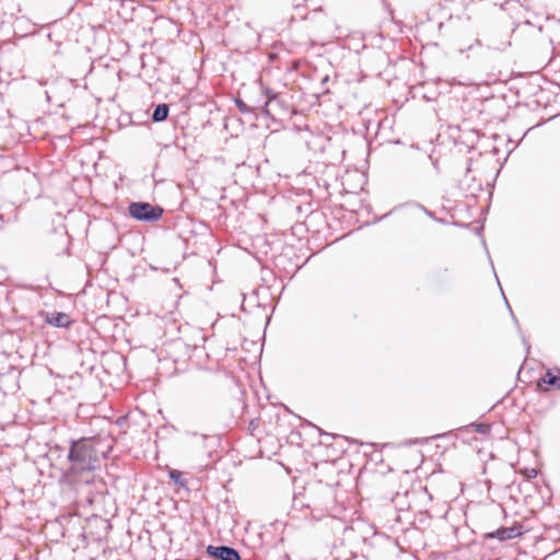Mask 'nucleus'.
<instances>
[{
    "mask_svg": "<svg viewBox=\"0 0 560 560\" xmlns=\"http://www.w3.org/2000/svg\"><path fill=\"white\" fill-rule=\"evenodd\" d=\"M95 438L71 440L63 478L82 495V501L92 505L98 494L103 493L104 483L96 478L101 468V456Z\"/></svg>",
    "mask_w": 560,
    "mask_h": 560,
    "instance_id": "nucleus-1",
    "label": "nucleus"
},
{
    "mask_svg": "<svg viewBox=\"0 0 560 560\" xmlns=\"http://www.w3.org/2000/svg\"><path fill=\"white\" fill-rule=\"evenodd\" d=\"M128 210L131 218L143 222H156L163 214L160 206L142 201L130 202Z\"/></svg>",
    "mask_w": 560,
    "mask_h": 560,
    "instance_id": "nucleus-2",
    "label": "nucleus"
},
{
    "mask_svg": "<svg viewBox=\"0 0 560 560\" xmlns=\"http://www.w3.org/2000/svg\"><path fill=\"white\" fill-rule=\"evenodd\" d=\"M207 553L218 560H241L240 552L230 546H212L207 547Z\"/></svg>",
    "mask_w": 560,
    "mask_h": 560,
    "instance_id": "nucleus-3",
    "label": "nucleus"
},
{
    "mask_svg": "<svg viewBox=\"0 0 560 560\" xmlns=\"http://www.w3.org/2000/svg\"><path fill=\"white\" fill-rule=\"evenodd\" d=\"M522 525H513L511 527H501L497 530L485 534L486 539L497 538L500 541H505L522 535Z\"/></svg>",
    "mask_w": 560,
    "mask_h": 560,
    "instance_id": "nucleus-4",
    "label": "nucleus"
},
{
    "mask_svg": "<svg viewBox=\"0 0 560 560\" xmlns=\"http://www.w3.org/2000/svg\"><path fill=\"white\" fill-rule=\"evenodd\" d=\"M46 323L54 327L67 328L71 324V319L68 314L63 312L47 313Z\"/></svg>",
    "mask_w": 560,
    "mask_h": 560,
    "instance_id": "nucleus-5",
    "label": "nucleus"
},
{
    "mask_svg": "<svg viewBox=\"0 0 560 560\" xmlns=\"http://www.w3.org/2000/svg\"><path fill=\"white\" fill-rule=\"evenodd\" d=\"M168 112H170V107H168L167 104H165V103L159 104L153 109L151 119L154 122L164 121L167 118V116H168Z\"/></svg>",
    "mask_w": 560,
    "mask_h": 560,
    "instance_id": "nucleus-6",
    "label": "nucleus"
},
{
    "mask_svg": "<svg viewBox=\"0 0 560 560\" xmlns=\"http://www.w3.org/2000/svg\"><path fill=\"white\" fill-rule=\"evenodd\" d=\"M545 383L560 389V368L548 370L542 378Z\"/></svg>",
    "mask_w": 560,
    "mask_h": 560,
    "instance_id": "nucleus-7",
    "label": "nucleus"
},
{
    "mask_svg": "<svg viewBox=\"0 0 560 560\" xmlns=\"http://www.w3.org/2000/svg\"><path fill=\"white\" fill-rule=\"evenodd\" d=\"M197 407L202 413L207 416L212 415V402L206 396H200L198 398Z\"/></svg>",
    "mask_w": 560,
    "mask_h": 560,
    "instance_id": "nucleus-8",
    "label": "nucleus"
},
{
    "mask_svg": "<svg viewBox=\"0 0 560 560\" xmlns=\"http://www.w3.org/2000/svg\"><path fill=\"white\" fill-rule=\"evenodd\" d=\"M186 436L195 439V444L200 445L202 448H207V442L209 440V436L207 434H200L195 431H187Z\"/></svg>",
    "mask_w": 560,
    "mask_h": 560,
    "instance_id": "nucleus-9",
    "label": "nucleus"
},
{
    "mask_svg": "<svg viewBox=\"0 0 560 560\" xmlns=\"http://www.w3.org/2000/svg\"><path fill=\"white\" fill-rule=\"evenodd\" d=\"M170 479L177 486L185 487L186 482L182 478V472L176 469L168 470Z\"/></svg>",
    "mask_w": 560,
    "mask_h": 560,
    "instance_id": "nucleus-10",
    "label": "nucleus"
},
{
    "mask_svg": "<svg viewBox=\"0 0 560 560\" xmlns=\"http://www.w3.org/2000/svg\"><path fill=\"white\" fill-rule=\"evenodd\" d=\"M235 105L242 114L252 113V108L241 98H235Z\"/></svg>",
    "mask_w": 560,
    "mask_h": 560,
    "instance_id": "nucleus-11",
    "label": "nucleus"
},
{
    "mask_svg": "<svg viewBox=\"0 0 560 560\" xmlns=\"http://www.w3.org/2000/svg\"><path fill=\"white\" fill-rule=\"evenodd\" d=\"M266 95L268 96V101H267V102H265V106H264V108L261 109V112H262V113H265V114H267V115H269L270 113H269L268 106H269V104H270V103H271V102L277 97V94H275V93H273V94H270V91H269V90H267V91H266Z\"/></svg>",
    "mask_w": 560,
    "mask_h": 560,
    "instance_id": "nucleus-12",
    "label": "nucleus"
},
{
    "mask_svg": "<svg viewBox=\"0 0 560 560\" xmlns=\"http://www.w3.org/2000/svg\"><path fill=\"white\" fill-rule=\"evenodd\" d=\"M474 425L476 428V432L478 433L485 434L489 431L488 425H486L485 423H476Z\"/></svg>",
    "mask_w": 560,
    "mask_h": 560,
    "instance_id": "nucleus-13",
    "label": "nucleus"
},
{
    "mask_svg": "<svg viewBox=\"0 0 560 560\" xmlns=\"http://www.w3.org/2000/svg\"><path fill=\"white\" fill-rule=\"evenodd\" d=\"M423 211L424 213L430 217V218H434L433 213L431 211H429L428 209H425L423 206H419Z\"/></svg>",
    "mask_w": 560,
    "mask_h": 560,
    "instance_id": "nucleus-14",
    "label": "nucleus"
},
{
    "mask_svg": "<svg viewBox=\"0 0 560 560\" xmlns=\"http://www.w3.org/2000/svg\"><path fill=\"white\" fill-rule=\"evenodd\" d=\"M533 474H534V476H536V474H537L536 470H533V472H529V476H533Z\"/></svg>",
    "mask_w": 560,
    "mask_h": 560,
    "instance_id": "nucleus-15",
    "label": "nucleus"
},
{
    "mask_svg": "<svg viewBox=\"0 0 560 560\" xmlns=\"http://www.w3.org/2000/svg\"><path fill=\"white\" fill-rule=\"evenodd\" d=\"M533 474H534V476H536V474H537L536 470H533V472H529V476H533Z\"/></svg>",
    "mask_w": 560,
    "mask_h": 560,
    "instance_id": "nucleus-16",
    "label": "nucleus"
}]
</instances>
